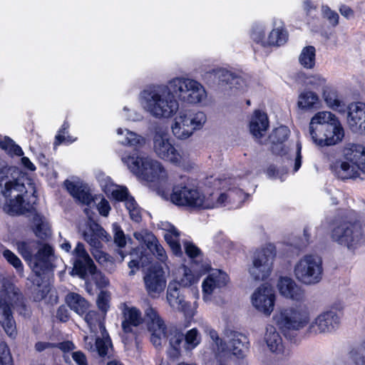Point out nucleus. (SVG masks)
Returning <instances> with one entry per match:
<instances>
[{
	"label": "nucleus",
	"mask_w": 365,
	"mask_h": 365,
	"mask_svg": "<svg viewBox=\"0 0 365 365\" xmlns=\"http://www.w3.org/2000/svg\"><path fill=\"white\" fill-rule=\"evenodd\" d=\"M207 92L199 81L186 77H175L167 85H153L140 93L143 109L157 119L170 118L179 109V101L189 105L206 102Z\"/></svg>",
	"instance_id": "1"
},
{
	"label": "nucleus",
	"mask_w": 365,
	"mask_h": 365,
	"mask_svg": "<svg viewBox=\"0 0 365 365\" xmlns=\"http://www.w3.org/2000/svg\"><path fill=\"white\" fill-rule=\"evenodd\" d=\"M35 192V187L28 175L16 167L0 168V207L9 215L25 212L24 195Z\"/></svg>",
	"instance_id": "2"
},
{
	"label": "nucleus",
	"mask_w": 365,
	"mask_h": 365,
	"mask_svg": "<svg viewBox=\"0 0 365 365\" xmlns=\"http://www.w3.org/2000/svg\"><path fill=\"white\" fill-rule=\"evenodd\" d=\"M145 319L150 333V340L158 349H160L167 341L168 356L177 359L180 355L181 344L184 334L174 327H168L155 309L148 304L144 311Z\"/></svg>",
	"instance_id": "3"
},
{
	"label": "nucleus",
	"mask_w": 365,
	"mask_h": 365,
	"mask_svg": "<svg viewBox=\"0 0 365 365\" xmlns=\"http://www.w3.org/2000/svg\"><path fill=\"white\" fill-rule=\"evenodd\" d=\"M106 314L95 310L87 311L84 320L90 329V334L83 337L84 347L91 352L106 356L112 349L111 341L104 325Z\"/></svg>",
	"instance_id": "4"
},
{
	"label": "nucleus",
	"mask_w": 365,
	"mask_h": 365,
	"mask_svg": "<svg viewBox=\"0 0 365 365\" xmlns=\"http://www.w3.org/2000/svg\"><path fill=\"white\" fill-rule=\"evenodd\" d=\"M16 248L22 257L29 262L33 272L44 274L51 267L54 259V250L47 243H39L35 240L19 241Z\"/></svg>",
	"instance_id": "5"
},
{
	"label": "nucleus",
	"mask_w": 365,
	"mask_h": 365,
	"mask_svg": "<svg viewBox=\"0 0 365 365\" xmlns=\"http://www.w3.org/2000/svg\"><path fill=\"white\" fill-rule=\"evenodd\" d=\"M22 294L12 281L0 277V323L5 332L11 337L16 334V322L11 309L22 304Z\"/></svg>",
	"instance_id": "6"
},
{
	"label": "nucleus",
	"mask_w": 365,
	"mask_h": 365,
	"mask_svg": "<svg viewBox=\"0 0 365 365\" xmlns=\"http://www.w3.org/2000/svg\"><path fill=\"white\" fill-rule=\"evenodd\" d=\"M344 160H339L331 165V170L340 179L360 178L365 172V148L360 145H350L344 150Z\"/></svg>",
	"instance_id": "7"
},
{
	"label": "nucleus",
	"mask_w": 365,
	"mask_h": 365,
	"mask_svg": "<svg viewBox=\"0 0 365 365\" xmlns=\"http://www.w3.org/2000/svg\"><path fill=\"white\" fill-rule=\"evenodd\" d=\"M122 161L127 165L131 172L147 181L162 183L168 179L167 171L162 163L152 158H135L129 155L122 157Z\"/></svg>",
	"instance_id": "8"
},
{
	"label": "nucleus",
	"mask_w": 365,
	"mask_h": 365,
	"mask_svg": "<svg viewBox=\"0 0 365 365\" xmlns=\"http://www.w3.org/2000/svg\"><path fill=\"white\" fill-rule=\"evenodd\" d=\"M272 319L282 331H299L309 324L310 313L306 305L299 304L279 308Z\"/></svg>",
	"instance_id": "9"
},
{
	"label": "nucleus",
	"mask_w": 365,
	"mask_h": 365,
	"mask_svg": "<svg viewBox=\"0 0 365 365\" xmlns=\"http://www.w3.org/2000/svg\"><path fill=\"white\" fill-rule=\"evenodd\" d=\"M331 239L354 252L365 243V237L358 223L339 220L334 224L331 232Z\"/></svg>",
	"instance_id": "10"
},
{
	"label": "nucleus",
	"mask_w": 365,
	"mask_h": 365,
	"mask_svg": "<svg viewBox=\"0 0 365 365\" xmlns=\"http://www.w3.org/2000/svg\"><path fill=\"white\" fill-rule=\"evenodd\" d=\"M296 279L306 285L318 284L322 279L323 266L320 257L306 255L300 258L294 267Z\"/></svg>",
	"instance_id": "11"
},
{
	"label": "nucleus",
	"mask_w": 365,
	"mask_h": 365,
	"mask_svg": "<svg viewBox=\"0 0 365 365\" xmlns=\"http://www.w3.org/2000/svg\"><path fill=\"white\" fill-rule=\"evenodd\" d=\"M164 197L178 206L202 209H210L213 206L198 190L182 184L174 185L170 196Z\"/></svg>",
	"instance_id": "12"
},
{
	"label": "nucleus",
	"mask_w": 365,
	"mask_h": 365,
	"mask_svg": "<svg viewBox=\"0 0 365 365\" xmlns=\"http://www.w3.org/2000/svg\"><path fill=\"white\" fill-rule=\"evenodd\" d=\"M207 120L206 115L201 111L190 113L181 110L175 116L171 125L173 135L180 140L190 138L195 130L200 129Z\"/></svg>",
	"instance_id": "13"
},
{
	"label": "nucleus",
	"mask_w": 365,
	"mask_h": 365,
	"mask_svg": "<svg viewBox=\"0 0 365 365\" xmlns=\"http://www.w3.org/2000/svg\"><path fill=\"white\" fill-rule=\"evenodd\" d=\"M153 150L157 157L173 165H180L183 161L182 155L173 145L167 129L163 126L155 128Z\"/></svg>",
	"instance_id": "14"
},
{
	"label": "nucleus",
	"mask_w": 365,
	"mask_h": 365,
	"mask_svg": "<svg viewBox=\"0 0 365 365\" xmlns=\"http://www.w3.org/2000/svg\"><path fill=\"white\" fill-rule=\"evenodd\" d=\"M275 255L274 247L270 245L254 252L248 269L253 279L264 280L269 275Z\"/></svg>",
	"instance_id": "15"
},
{
	"label": "nucleus",
	"mask_w": 365,
	"mask_h": 365,
	"mask_svg": "<svg viewBox=\"0 0 365 365\" xmlns=\"http://www.w3.org/2000/svg\"><path fill=\"white\" fill-rule=\"evenodd\" d=\"M88 231L82 233L85 241L91 247V252L95 259L99 263L107 261V254L102 250V244L100 240L108 242L110 239L107 232L98 223L90 220L88 222Z\"/></svg>",
	"instance_id": "16"
},
{
	"label": "nucleus",
	"mask_w": 365,
	"mask_h": 365,
	"mask_svg": "<svg viewBox=\"0 0 365 365\" xmlns=\"http://www.w3.org/2000/svg\"><path fill=\"white\" fill-rule=\"evenodd\" d=\"M340 324V317L335 311H324L318 314L309 324L307 334L317 336L330 333L337 329Z\"/></svg>",
	"instance_id": "17"
},
{
	"label": "nucleus",
	"mask_w": 365,
	"mask_h": 365,
	"mask_svg": "<svg viewBox=\"0 0 365 365\" xmlns=\"http://www.w3.org/2000/svg\"><path fill=\"white\" fill-rule=\"evenodd\" d=\"M331 125L319 127V131L311 135L313 141L320 146L334 145L341 142L344 136V129L339 121L334 120Z\"/></svg>",
	"instance_id": "18"
},
{
	"label": "nucleus",
	"mask_w": 365,
	"mask_h": 365,
	"mask_svg": "<svg viewBox=\"0 0 365 365\" xmlns=\"http://www.w3.org/2000/svg\"><path fill=\"white\" fill-rule=\"evenodd\" d=\"M143 282L148 294L152 298H158L166 287L163 269L159 265L152 266L144 275Z\"/></svg>",
	"instance_id": "19"
},
{
	"label": "nucleus",
	"mask_w": 365,
	"mask_h": 365,
	"mask_svg": "<svg viewBox=\"0 0 365 365\" xmlns=\"http://www.w3.org/2000/svg\"><path fill=\"white\" fill-rule=\"evenodd\" d=\"M73 273L75 272L76 274L78 275L83 279L86 278L88 272L89 274H95L96 267L83 243L78 242L76 247L73 251Z\"/></svg>",
	"instance_id": "20"
},
{
	"label": "nucleus",
	"mask_w": 365,
	"mask_h": 365,
	"mask_svg": "<svg viewBox=\"0 0 365 365\" xmlns=\"http://www.w3.org/2000/svg\"><path fill=\"white\" fill-rule=\"evenodd\" d=\"M252 304L259 312L269 316L274 307L275 295L271 287L262 285L252 294Z\"/></svg>",
	"instance_id": "21"
},
{
	"label": "nucleus",
	"mask_w": 365,
	"mask_h": 365,
	"mask_svg": "<svg viewBox=\"0 0 365 365\" xmlns=\"http://www.w3.org/2000/svg\"><path fill=\"white\" fill-rule=\"evenodd\" d=\"M347 123L349 128L359 134H365V104L352 103L347 107Z\"/></svg>",
	"instance_id": "22"
},
{
	"label": "nucleus",
	"mask_w": 365,
	"mask_h": 365,
	"mask_svg": "<svg viewBox=\"0 0 365 365\" xmlns=\"http://www.w3.org/2000/svg\"><path fill=\"white\" fill-rule=\"evenodd\" d=\"M229 277L227 274L221 270L215 269L210 272L202 282V292L204 299L207 300L210 297L224 287Z\"/></svg>",
	"instance_id": "23"
},
{
	"label": "nucleus",
	"mask_w": 365,
	"mask_h": 365,
	"mask_svg": "<svg viewBox=\"0 0 365 365\" xmlns=\"http://www.w3.org/2000/svg\"><path fill=\"white\" fill-rule=\"evenodd\" d=\"M278 290L282 296L294 301L304 299V291L295 281L289 277H281L277 283Z\"/></svg>",
	"instance_id": "24"
},
{
	"label": "nucleus",
	"mask_w": 365,
	"mask_h": 365,
	"mask_svg": "<svg viewBox=\"0 0 365 365\" xmlns=\"http://www.w3.org/2000/svg\"><path fill=\"white\" fill-rule=\"evenodd\" d=\"M134 237L136 240L144 242L148 249L159 261L165 262L167 260L168 257L165 250L152 233L143 230L139 232H135Z\"/></svg>",
	"instance_id": "25"
},
{
	"label": "nucleus",
	"mask_w": 365,
	"mask_h": 365,
	"mask_svg": "<svg viewBox=\"0 0 365 365\" xmlns=\"http://www.w3.org/2000/svg\"><path fill=\"white\" fill-rule=\"evenodd\" d=\"M228 337V344L225 343L226 351L224 354L231 352L239 358L243 357L248 349L247 336L236 331H230Z\"/></svg>",
	"instance_id": "26"
},
{
	"label": "nucleus",
	"mask_w": 365,
	"mask_h": 365,
	"mask_svg": "<svg viewBox=\"0 0 365 365\" xmlns=\"http://www.w3.org/2000/svg\"><path fill=\"white\" fill-rule=\"evenodd\" d=\"M64 185L71 195L82 204L88 205L92 202L93 198L87 186L81 182L66 180L64 182Z\"/></svg>",
	"instance_id": "27"
},
{
	"label": "nucleus",
	"mask_w": 365,
	"mask_h": 365,
	"mask_svg": "<svg viewBox=\"0 0 365 365\" xmlns=\"http://www.w3.org/2000/svg\"><path fill=\"white\" fill-rule=\"evenodd\" d=\"M269 127V120L265 113L257 110L254 112L250 122V130L255 138H261Z\"/></svg>",
	"instance_id": "28"
},
{
	"label": "nucleus",
	"mask_w": 365,
	"mask_h": 365,
	"mask_svg": "<svg viewBox=\"0 0 365 365\" xmlns=\"http://www.w3.org/2000/svg\"><path fill=\"white\" fill-rule=\"evenodd\" d=\"M321 101L319 96L312 91H303L297 98V107L304 111H312L320 108Z\"/></svg>",
	"instance_id": "29"
},
{
	"label": "nucleus",
	"mask_w": 365,
	"mask_h": 365,
	"mask_svg": "<svg viewBox=\"0 0 365 365\" xmlns=\"http://www.w3.org/2000/svg\"><path fill=\"white\" fill-rule=\"evenodd\" d=\"M43 274H36L31 277L33 286L31 287L32 297L34 301L40 302L46 300L48 294L51 291L49 284L43 279Z\"/></svg>",
	"instance_id": "30"
},
{
	"label": "nucleus",
	"mask_w": 365,
	"mask_h": 365,
	"mask_svg": "<svg viewBox=\"0 0 365 365\" xmlns=\"http://www.w3.org/2000/svg\"><path fill=\"white\" fill-rule=\"evenodd\" d=\"M264 340L272 352L279 353L282 351V339L274 326L266 327Z\"/></svg>",
	"instance_id": "31"
},
{
	"label": "nucleus",
	"mask_w": 365,
	"mask_h": 365,
	"mask_svg": "<svg viewBox=\"0 0 365 365\" xmlns=\"http://www.w3.org/2000/svg\"><path fill=\"white\" fill-rule=\"evenodd\" d=\"M123 314L125 319L122 323V327L126 333L132 331V326L137 327L143 322L141 312L135 307H125Z\"/></svg>",
	"instance_id": "32"
},
{
	"label": "nucleus",
	"mask_w": 365,
	"mask_h": 365,
	"mask_svg": "<svg viewBox=\"0 0 365 365\" xmlns=\"http://www.w3.org/2000/svg\"><path fill=\"white\" fill-rule=\"evenodd\" d=\"M66 302L71 310L78 315H83L88 310L89 302L80 294L71 292L66 295Z\"/></svg>",
	"instance_id": "33"
},
{
	"label": "nucleus",
	"mask_w": 365,
	"mask_h": 365,
	"mask_svg": "<svg viewBox=\"0 0 365 365\" xmlns=\"http://www.w3.org/2000/svg\"><path fill=\"white\" fill-rule=\"evenodd\" d=\"M338 119L334 114L329 111H321L316 113L311 119L309 123V133L310 135L314 133L319 131V127L324 126L325 125H331L334 120Z\"/></svg>",
	"instance_id": "34"
},
{
	"label": "nucleus",
	"mask_w": 365,
	"mask_h": 365,
	"mask_svg": "<svg viewBox=\"0 0 365 365\" xmlns=\"http://www.w3.org/2000/svg\"><path fill=\"white\" fill-rule=\"evenodd\" d=\"M33 222L34 225V232L37 237L46 240L51 235L48 223L43 216L35 214L33 217Z\"/></svg>",
	"instance_id": "35"
},
{
	"label": "nucleus",
	"mask_w": 365,
	"mask_h": 365,
	"mask_svg": "<svg viewBox=\"0 0 365 365\" xmlns=\"http://www.w3.org/2000/svg\"><path fill=\"white\" fill-rule=\"evenodd\" d=\"M117 134L125 135V138L120 140V143L123 145L140 147L145 143V139L143 137L127 129L118 128L117 130Z\"/></svg>",
	"instance_id": "36"
},
{
	"label": "nucleus",
	"mask_w": 365,
	"mask_h": 365,
	"mask_svg": "<svg viewBox=\"0 0 365 365\" xmlns=\"http://www.w3.org/2000/svg\"><path fill=\"white\" fill-rule=\"evenodd\" d=\"M180 233L178 230L173 227L170 226V228L164 235L165 241L170 245L173 253L176 255L181 254V247L179 242Z\"/></svg>",
	"instance_id": "37"
},
{
	"label": "nucleus",
	"mask_w": 365,
	"mask_h": 365,
	"mask_svg": "<svg viewBox=\"0 0 365 365\" xmlns=\"http://www.w3.org/2000/svg\"><path fill=\"white\" fill-rule=\"evenodd\" d=\"M323 96L328 107L340 113L345 111V105L339 100L335 91H324Z\"/></svg>",
	"instance_id": "38"
},
{
	"label": "nucleus",
	"mask_w": 365,
	"mask_h": 365,
	"mask_svg": "<svg viewBox=\"0 0 365 365\" xmlns=\"http://www.w3.org/2000/svg\"><path fill=\"white\" fill-rule=\"evenodd\" d=\"M232 78V73L224 68L212 69L205 75V78L212 83H228Z\"/></svg>",
	"instance_id": "39"
},
{
	"label": "nucleus",
	"mask_w": 365,
	"mask_h": 365,
	"mask_svg": "<svg viewBox=\"0 0 365 365\" xmlns=\"http://www.w3.org/2000/svg\"><path fill=\"white\" fill-rule=\"evenodd\" d=\"M316 51L314 46H308L304 47L299 56V63L306 68H312L315 65Z\"/></svg>",
	"instance_id": "40"
},
{
	"label": "nucleus",
	"mask_w": 365,
	"mask_h": 365,
	"mask_svg": "<svg viewBox=\"0 0 365 365\" xmlns=\"http://www.w3.org/2000/svg\"><path fill=\"white\" fill-rule=\"evenodd\" d=\"M167 300L170 307L176 309L180 305L184 300V297L180 294L179 288L177 286V282H170L168 285L167 290Z\"/></svg>",
	"instance_id": "41"
},
{
	"label": "nucleus",
	"mask_w": 365,
	"mask_h": 365,
	"mask_svg": "<svg viewBox=\"0 0 365 365\" xmlns=\"http://www.w3.org/2000/svg\"><path fill=\"white\" fill-rule=\"evenodd\" d=\"M104 191L118 201H124L129 196L128 189L125 187L118 185L113 182L105 185Z\"/></svg>",
	"instance_id": "42"
},
{
	"label": "nucleus",
	"mask_w": 365,
	"mask_h": 365,
	"mask_svg": "<svg viewBox=\"0 0 365 365\" xmlns=\"http://www.w3.org/2000/svg\"><path fill=\"white\" fill-rule=\"evenodd\" d=\"M0 148L8 154L17 156L23 155L24 153L20 146L16 145L13 140L8 137L0 136Z\"/></svg>",
	"instance_id": "43"
},
{
	"label": "nucleus",
	"mask_w": 365,
	"mask_h": 365,
	"mask_svg": "<svg viewBox=\"0 0 365 365\" xmlns=\"http://www.w3.org/2000/svg\"><path fill=\"white\" fill-rule=\"evenodd\" d=\"M287 32L283 29L277 28L270 32L268 43L272 46H281L287 42Z\"/></svg>",
	"instance_id": "44"
},
{
	"label": "nucleus",
	"mask_w": 365,
	"mask_h": 365,
	"mask_svg": "<svg viewBox=\"0 0 365 365\" xmlns=\"http://www.w3.org/2000/svg\"><path fill=\"white\" fill-rule=\"evenodd\" d=\"M199 277L195 276L192 272L187 267L183 266L182 267V277L177 282V285L179 284L182 287H190L197 282Z\"/></svg>",
	"instance_id": "45"
},
{
	"label": "nucleus",
	"mask_w": 365,
	"mask_h": 365,
	"mask_svg": "<svg viewBox=\"0 0 365 365\" xmlns=\"http://www.w3.org/2000/svg\"><path fill=\"white\" fill-rule=\"evenodd\" d=\"M289 130L286 126H280L275 128L269 136L272 143L277 146L287 140L289 137Z\"/></svg>",
	"instance_id": "46"
},
{
	"label": "nucleus",
	"mask_w": 365,
	"mask_h": 365,
	"mask_svg": "<svg viewBox=\"0 0 365 365\" xmlns=\"http://www.w3.org/2000/svg\"><path fill=\"white\" fill-rule=\"evenodd\" d=\"M124 202L130 218L135 222H139L141 219L140 211L134 198L129 195Z\"/></svg>",
	"instance_id": "47"
},
{
	"label": "nucleus",
	"mask_w": 365,
	"mask_h": 365,
	"mask_svg": "<svg viewBox=\"0 0 365 365\" xmlns=\"http://www.w3.org/2000/svg\"><path fill=\"white\" fill-rule=\"evenodd\" d=\"M185 341L186 349H190L197 346L200 342V336L197 329L189 330L184 335L183 341Z\"/></svg>",
	"instance_id": "48"
},
{
	"label": "nucleus",
	"mask_w": 365,
	"mask_h": 365,
	"mask_svg": "<svg viewBox=\"0 0 365 365\" xmlns=\"http://www.w3.org/2000/svg\"><path fill=\"white\" fill-rule=\"evenodd\" d=\"M349 356L356 365H365V347L352 349Z\"/></svg>",
	"instance_id": "49"
},
{
	"label": "nucleus",
	"mask_w": 365,
	"mask_h": 365,
	"mask_svg": "<svg viewBox=\"0 0 365 365\" xmlns=\"http://www.w3.org/2000/svg\"><path fill=\"white\" fill-rule=\"evenodd\" d=\"M110 294L107 291H101L97 298V306L101 312L106 314L109 309Z\"/></svg>",
	"instance_id": "50"
},
{
	"label": "nucleus",
	"mask_w": 365,
	"mask_h": 365,
	"mask_svg": "<svg viewBox=\"0 0 365 365\" xmlns=\"http://www.w3.org/2000/svg\"><path fill=\"white\" fill-rule=\"evenodd\" d=\"M327 80L319 74L311 75L307 78L306 83L314 89L324 88Z\"/></svg>",
	"instance_id": "51"
},
{
	"label": "nucleus",
	"mask_w": 365,
	"mask_h": 365,
	"mask_svg": "<svg viewBox=\"0 0 365 365\" xmlns=\"http://www.w3.org/2000/svg\"><path fill=\"white\" fill-rule=\"evenodd\" d=\"M322 13L323 18L326 19L332 26H336L339 24V14L331 10L327 6H322Z\"/></svg>",
	"instance_id": "52"
},
{
	"label": "nucleus",
	"mask_w": 365,
	"mask_h": 365,
	"mask_svg": "<svg viewBox=\"0 0 365 365\" xmlns=\"http://www.w3.org/2000/svg\"><path fill=\"white\" fill-rule=\"evenodd\" d=\"M0 365H14L10 350L3 341H0Z\"/></svg>",
	"instance_id": "53"
},
{
	"label": "nucleus",
	"mask_w": 365,
	"mask_h": 365,
	"mask_svg": "<svg viewBox=\"0 0 365 365\" xmlns=\"http://www.w3.org/2000/svg\"><path fill=\"white\" fill-rule=\"evenodd\" d=\"M5 259L16 269L19 272H23V265L20 259L11 251L6 250L3 252Z\"/></svg>",
	"instance_id": "54"
},
{
	"label": "nucleus",
	"mask_w": 365,
	"mask_h": 365,
	"mask_svg": "<svg viewBox=\"0 0 365 365\" xmlns=\"http://www.w3.org/2000/svg\"><path fill=\"white\" fill-rule=\"evenodd\" d=\"M114 232V242L119 247H124L126 245V238L120 227L115 223L113 225Z\"/></svg>",
	"instance_id": "55"
},
{
	"label": "nucleus",
	"mask_w": 365,
	"mask_h": 365,
	"mask_svg": "<svg viewBox=\"0 0 365 365\" xmlns=\"http://www.w3.org/2000/svg\"><path fill=\"white\" fill-rule=\"evenodd\" d=\"M175 309L183 312L186 317H192L196 312L197 302H195L193 304H190L185 299Z\"/></svg>",
	"instance_id": "56"
},
{
	"label": "nucleus",
	"mask_w": 365,
	"mask_h": 365,
	"mask_svg": "<svg viewBox=\"0 0 365 365\" xmlns=\"http://www.w3.org/2000/svg\"><path fill=\"white\" fill-rule=\"evenodd\" d=\"M208 334L215 342L219 353H225L226 351L225 343L218 336L217 331L212 329L208 330Z\"/></svg>",
	"instance_id": "57"
},
{
	"label": "nucleus",
	"mask_w": 365,
	"mask_h": 365,
	"mask_svg": "<svg viewBox=\"0 0 365 365\" xmlns=\"http://www.w3.org/2000/svg\"><path fill=\"white\" fill-rule=\"evenodd\" d=\"M185 252L187 256L194 258L200 255V250L193 243L190 242H184Z\"/></svg>",
	"instance_id": "58"
},
{
	"label": "nucleus",
	"mask_w": 365,
	"mask_h": 365,
	"mask_svg": "<svg viewBox=\"0 0 365 365\" xmlns=\"http://www.w3.org/2000/svg\"><path fill=\"white\" fill-rule=\"evenodd\" d=\"M98 210L101 215L104 217L108 216L110 210L108 202L105 199H102L98 205Z\"/></svg>",
	"instance_id": "59"
},
{
	"label": "nucleus",
	"mask_w": 365,
	"mask_h": 365,
	"mask_svg": "<svg viewBox=\"0 0 365 365\" xmlns=\"http://www.w3.org/2000/svg\"><path fill=\"white\" fill-rule=\"evenodd\" d=\"M93 275V279L96 281V284L99 287H106L108 285L109 282L105 276L102 275L101 273H97L96 270L95 274H91Z\"/></svg>",
	"instance_id": "60"
},
{
	"label": "nucleus",
	"mask_w": 365,
	"mask_h": 365,
	"mask_svg": "<svg viewBox=\"0 0 365 365\" xmlns=\"http://www.w3.org/2000/svg\"><path fill=\"white\" fill-rule=\"evenodd\" d=\"M72 358L78 365H88L86 355L82 351H74Z\"/></svg>",
	"instance_id": "61"
},
{
	"label": "nucleus",
	"mask_w": 365,
	"mask_h": 365,
	"mask_svg": "<svg viewBox=\"0 0 365 365\" xmlns=\"http://www.w3.org/2000/svg\"><path fill=\"white\" fill-rule=\"evenodd\" d=\"M230 197L231 195H228L226 193H221L220 196L217 197V200L215 201L213 200L212 199H210V197H207V199L210 200V202H212L213 204V206L211 207L210 209L223 205L227 199Z\"/></svg>",
	"instance_id": "62"
},
{
	"label": "nucleus",
	"mask_w": 365,
	"mask_h": 365,
	"mask_svg": "<svg viewBox=\"0 0 365 365\" xmlns=\"http://www.w3.org/2000/svg\"><path fill=\"white\" fill-rule=\"evenodd\" d=\"M56 317L63 322H66L69 318L68 311L66 307H60L56 312Z\"/></svg>",
	"instance_id": "63"
},
{
	"label": "nucleus",
	"mask_w": 365,
	"mask_h": 365,
	"mask_svg": "<svg viewBox=\"0 0 365 365\" xmlns=\"http://www.w3.org/2000/svg\"><path fill=\"white\" fill-rule=\"evenodd\" d=\"M301 149H302L301 144L299 143H297L296 156L294 158V171H295V172L297 171L299 169V168L301 167V164H302Z\"/></svg>",
	"instance_id": "64"
}]
</instances>
